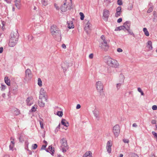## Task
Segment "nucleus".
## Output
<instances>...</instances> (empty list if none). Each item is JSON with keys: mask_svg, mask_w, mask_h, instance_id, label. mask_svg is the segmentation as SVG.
<instances>
[{"mask_svg": "<svg viewBox=\"0 0 157 157\" xmlns=\"http://www.w3.org/2000/svg\"><path fill=\"white\" fill-rule=\"evenodd\" d=\"M4 80L5 83L8 86H10V80L8 77H5Z\"/></svg>", "mask_w": 157, "mask_h": 157, "instance_id": "cd10ccee", "label": "nucleus"}, {"mask_svg": "<svg viewBox=\"0 0 157 157\" xmlns=\"http://www.w3.org/2000/svg\"><path fill=\"white\" fill-rule=\"evenodd\" d=\"M62 47L64 49H65L66 48V46L64 44H62Z\"/></svg>", "mask_w": 157, "mask_h": 157, "instance_id": "680f3d73", "label": "nucleus"}, {"mask_svg": "<svg viewBox=\"0 0 157 157\" xmlns=\"http://www.w3.org/2000/svg\"><path fill=\"white\" fill-rule=\"evenodd\" d=\"M50 30L54 38L57 41L61 40V37L60 31L56 25H53L51 26Z\"/></svg>", "mask_w": 157, "mask_h": 157, "instance_id": "f03ea898", "label": "nucleus"}, {"mask_svg": "<svg viewBox=\"0 0 157 157\" xmlns=\"http://www.w3.org/2000/svg\"><path fill=\"white\" fill-rule=\"evenodd\" d=\"M13 141H11V143L12 144H13V145H14L15 143H14V139H13Z\"/></svg>", "mask_w": 157, "mask_h": 157, "instance_id": "338daca9", "label": "nucleus"}, {"mask_svg": "<svg viewBox=\"0 0 157 157\" xmlns=\"http://www.w3.org/2000/svg\"><path fill=\"white\" fill-rule=\"evenodd\" d=\"M117 51L118 52H122V49L119 48L117 49Z\"/></svg>", "mask_w": 157, "mask_h": 157, "instance_id": "6e6d98bb", "label": "nucleus"}, {"mask_svg": "<svg viewBox=\"0 0 157 157\" xmlns=\"http://www.w3.org/2000/svg\"><path fill=\"white\" fill-rule=\"evenodd\" d=\"M38 8L37 7L35 6H34V8H33V10H37Z\"/></svg>", "mask_w": 157, "mask_h": 157, "instance_id": "774afa93", "label": "nucleus"}, {"mask_svg": "<svg viewBox=\"0 0 157 157\" xmlns=\"http://www.w3.org/2000/svg\"><path fill=\"white\" fill-rule=\"evenodd\" d=\"M143 31L145 35L147 36H148L149 35V33L147 29L146 28H144L143 29Z\"/></svg>", "mask_w": 157, "mask_h": 157, "instance_id": "c756f323", "label": "nucleus"}, {"mask_svg": "<svg viewBox=\"0 0 157 157\" xmlns=\"http://www.w3.org/2000/svg\"><path fill=\"white\" fill-rule=\"evenodd\" d=\"M14 145H13L12 144H10L9 146L10 149L11 150H12L14 146Z\"/></svg>", "mask_w": 157, "mask_h": 157, "instance_id": "603ef678", "label": "nucleus"}, {"mask_svg": "<svg viewBox=\"0 0 157 157\" xmlns=\"http://www.w3.org/2000/svg\"><path fill=\"white\" fill-rule=\"evenodd\" d=\"M126 30L128 32L129 34H130L131 35H132L133 36H134V34L133 33L132 30L130 29V28L128 29H127Z\"/></svg>", "mask_w": 157, "mask_h": 157, "instance_id": "473e14b6", "label": "nucleus"}, {"mask_svg": "<svg viewBox=\"0 0 157 157\" xmlns=\"http://www.w3.org/2000/svg\"><path fill=\"white\" fill-rule=\"evenodd\" d=\"M61 66L63 70L66 71L69 67V63L67 62H63L62 63Z\"/></svg>", "mask_w": 157, "mask_h": 157, "instance_id": "dca6fc26", "label": "nucleus"}, {"mask_svg": "<svg viewBox=\"0 0 157 157\" xmlns=\"http://www.w3.org/2000/svg\"><path fill=\"white\" fill-rule=\"evenodd\" d=\"M61 123L66 127H68L69 125L68 122L65 119H62Z\"/></svg>", "mask_w": 157, "mask_h": 157, "instance_id": "6ab92c4d", "label": "nucleus"}, {"mask_svg": "<svg viewBox=\"0 0 157 157\" xmlns=\"http://www.w3.org/2000/svg\"><path fill=\"white\" fill-rule=\"evenodd\" d=\"M103 60L106 64L109 67L114 68L119 67V63L116 60L112 58L109 56H105Z\"/></svg>", "mask_w": 157, "mask_h": 157, "instance_id": "f257e3e1", "label": "nucleus"}, {"mask_svg": "<svg viewBox=\"0 0 157 157\" xmlns=\"http://www.w3.org/2000/svg\"><path fill=\"white\" fill-rule=\"evenodd\" d=\"M122 21V19L121 18H119L117 20V22L118 23H120Z\"/></svg>", "mask_w": 157, "mask_h": 157, "instance_id": "13d9d810", "label": "nucleus"}, {"mask_svg": "<svg viewBox=\"0 0 157 157\" xmlns=\"http://www.w3.org/2000/svg\"><path fill=\"white\" fill-rule=\"evenodd\" d=\"M37 84L38 86L40 87H41L42 86V82L41 79L40 78L38 79Z\"/></svg>", "mask_w": 157, "mask_h": 157, "instance_id": "7c9ffc66", "label": "nucleus"}, {"mask_svg": "<svg viewBox=\"0 0 157 157\" xmlns=\"http://www.w3.org/2000/svg\"><path fill=\"white\" fill-rule=\"evenodd\" d=\"M12 89L13 91V93L15 94L17 93V86H15L14 87H12Z\"/></svg>", "mask_w": 157, "mask_h": 157, "instance_id": "c85d7f7f", "label": "nucleus"}, {"mask_svg": "<svg viewBox=\"0 0 157 157\" xmlns=\"http://www.w3.org/2000/svg\"><path fill=\"white\" fill-rule=\"evenodd\" d=\"M57 115L59 117H61L63 115V112L62 111H58L57 113Z\"/></svg>", "mask_w": 157, "mask_h": 157, "instance_id": "c9c22d12", "label": "nucleus"}, {"mask_svg": "<svg viewBox=\"0 0 157 157\" xmlns=\"http://www.w3.org/2000/svg\"><path fill=\"white\" fill-rule=\"evenodd\" d=\"M121 6H119L116 9V12H121Z\"/></svg>", "mask_w": 157, "mask_h": 157, "instance_id": "a19ab883", "label": "nucleus"}, {"mask_svg": "<svg viewBox=\"0 0 157 157\" xmlns=\"http://www.w3.org/2000/svg\"><path fill=\"white\" fill-rule=\"evenodd\" d=\"M125 27L124 25L118 27H117L115 29V31H120L121 30H123L125 31Z\"/></svg>", "mask_w": 157, "mask_h": 157, "instance_id": "5701e85b", "label": "nucleus"}, {"mask_svg": "<svg viewBox=\"0 0 157 157\" xmlns=\"http://www.w3.org/2000/svg\"><path fill=\"white\" fill-rule=\"evenodd\" d=\"M147 47L149 48V50L152 49V42L151 40H149L147 43Z\"/></svg>", "mask_w": 157, "mask_h": 157, "instance_id": "b1692460", "label": "nucleus"}, {"mask_svg": "<svg viewBox=\"0 0 157 157\" xmlns=\"http://www.w3.org/2000/svg\"><path fill=\"white\" fill-rule=\"evenodd\" d=\"M71 8V4L69 5V6H68L66 5V3H64L61 6L60 9L62 11L65 12L66 11L67 9H70Z\"/></svg>", "mask_w": 157, "mask_h": 157, "instance_id": "9d476101", "label": "nucleus"}, {"mask_svg": "<svg viewBox=\"0 0 157 157\" xmlns=\"http://www.w3.org/2000/svg\"><path fill=\"white\" fill-rule=\"evenodd\" d=\"M93 157L92 155V153L90 151H86L83 155L82 157Z\"/></svg>", "mask_w": 157, "mask_h": 157, "instance_id": "a211bd4d", "label": "nucleus"}, {"mask_svg": "<svg viewBox=\"0 0 157 157\" xmlns=\"http://www.w3.org/2000/svg\"><path fill=\"white\" fill-rule=\"evenodd\" d=\"M137 90L139 92H141V91H142L140 87H138L137 88Z\"/></svg>", "mask_w": 157, "mask_h": 157, "instance_id": "0e129e2a", "label": "nucleus"}, {"mask_svg": "<svg viewBox=\"0 0 157 157\" xmlns=\"http://www.w3.org/2000/svg\"><path fill=\"white\" fill-rule=\"evenodd\" d=\"M26 101L28 105H31L32 104H33L32 97H29L28 98L26 99Z\"/></svg>", "mask_w": 157, "mask_h": 157, "instance_id": "f3484780", "label": "nucleus"}, {"mask_svg": "<svg viewBox=\"0 0 157 157\" xmlns=\"http://www.w3.org/2000/svg\"><path fill=\"white\" fill-rule=\"evenodd\" d=\"M152 109L153 110H157V105H153L152 107Z\"/></svg>", "mask_w": 157, "mask_h": 157, "instance_id": "a18cd8bd", "label": "nucleus"}, {"mask_svg": "<svg viewBox=\"0 0 157 157\" xmlns=\"http://www.w3.org/2000/svg\"><path fill=\"white\" fill-rule=\"evenodd\" d=\"M153 7H151L150 8H149V9L147 11V13H149L153 11Z\"/></svg>", "mask_w": 157, "mask_h": 157, "instance_id": "e433bc0d", "label": "nucleus"}, {"mask_svg": "<svg viewBox=\"0 0 157 157\" xmlns=\"http://www.w3.org/2000/svg\"><path fill=\"white\" fill-rule=\"evenodd\" d=\"M68 28L70 29L73 28L74 25L73 22L72 21H69L67 22Z\"/></svg>", "mask_w": 157, "mask_h": 157, "instance_id": "412c9836", "label": "nucleus"}, {"mask_svg": "<svg viewBox=\"0 0 157 157\" xmlns=\"http://www.w3.org/2000/svg\"><path fill=\"white\" fill-rule=\"evenodd\" d=\"M112 145V142L111 140H109L107 142L106 145V149L107 151L110 153L111 151V147Z\"/></svg>", "mask_w": 157, "mask_h": 157, "instance_id": "f8f14e48", "label": "nucleus"}, {"mask_svg": "<svg viewBox=\"0 0 157 157\" xmlns=\"http://www.w3.org/2000/svg\"><path fill=\"white\" fill-rule=\"evenodd\" d=\"M40 94H44V89L41 88L40 89Z\"/></svg>", "mask_w": 157, "mask_h": 157, "instance_id": "c03bdc74", "label": "nucleus"}, {"mask_svg": "<svg viewBox=\"0 0 157 157\" xmlns=\"http://www.w3.org/2000/svg\"><path fill=\"white\" fill-rule=\"evenodd\" d=\"M113 132L115 137H117L120 132V126L118 124H116L113 128Z\"/></svg>", "mask_w": 157, "mask_h": 157, "instance_id": "20e7f679", "label": "nucleus"}, {"mask_svg": "<svg viewBox=\"0 0 157 157\" xmlns=\"http://www.w3.org/2000/svg\"><path fill=\"white\" fill-rule=\"evenodd\" d=\"M17 41L18 40L10 39L9 43V46L10 47H14L17 43Z\"/></svg>", "mask_w": 157, "mask_h": 157, "instance_id": "4468645a", "label": "nucleus"}, {"mask_svg": "<svg viewBox=\"0 0 157 157\" xmlns=\"http://www.w3.org/2000/svg\"><path fill=\"white\" fill-rule=\"evenodd\" d=\"M125 27V30L130 28V22L127 21L123 24V25Z\"/></svg>", "mask_w": 157, "mask_h": 157, "instance_id": "aec40b11", "label": "nucleus"}, {"mask_svg": "<svg viewBox=\"0 0 157 157\" xmlns=\"http://www.w3.org/2000/svg\"><path fill=\"white\" fill-rule=\"evenodd\" d=\"M1 89L2 90H4L6 89V86L4 85H3L2 84V86L1 87Z\"/></svg>", "mask_w": 157, "mask_h": 157, "instance_id": "de8ad7c7", "label": "nucleus"}, {"mask_svg": "<svg viewBox=\"0 0 157 157\" xmlns=\"http://www.w3.org/2000/svg\"><path fill=\"white\" fill-rule=\"evenodd\" d=\"M121 12H116V13H115V16L116 17H118L119 16H120L121 15Z\"/></svg>", "mask_w": 157, "mask_h": 157, "instance_id": "79ce46f5", "label": "nucleus"}, {"mask_svg": "<svg viewBox=\"0 0 157 157\" xmlns=\"http://www.w3.org/2000/svg\"><path fill=\"white\" fill-rule=\"evenodd\" d=\"M14 113L15 115H17L19 114L20 112L18 110H16L14 111Z\"/></svg>", "mask_w": 157, "mask_h": 157, "instance_id": "37998d69", "label": "nucleus"}, {"mask_svg": "<svg viewBox=\"0 0 157 157\" xmlns=\"http://www.w3.org/2000/svg\"><path fill=\"white\" fill-rule=\"evenodd\" d=\"M39 98V100H43L44 101L47 100V98L44 94H40Z\"/></svg>", "mask_w": 157, "mask_h": 157, "instance_id": "a878e982", "label": "nucleus"}, {"mask_svg": "<svg viewBox=\"0 0 157 157\" xmlns=\"http://www.w3.org/2000/svg\"><path fill=\"white\" fill-rule=\"evenodd\" d=\"M18 33L17 31H16L11 33L10 36V39L18 40Z\"/></svg>", "mask_w": 157, "mask_h": 157, "instance_id": "1a4fd4ad", "label": "nucleus"}, {"mask_svg": "<svg viewBox=\"0 0 157 157\" xmlns=\"http://www.w3.org/2000/svg\"><path fill=\"white\" fill-rule=\"evenodd\" d=\"M94 114V116L96 118V119L99 121L100 119V117L99 116V112L98 109L95 108L94 110L92 112Z\"/></svg>", "mask_w": 157, "mask_h": 157, "instance_id": "2eb2a0df", "label": "nucleus"}, {"mask_svg": "<svg viewBox=\"0 0 157 157\" xmlns=\"http://www.w3.org/2000/svg\"><path fill=\"white\" fill-rule=\"evenodd\" d=\"M120 77L121 78V79L119 80V82L116 85V87L117 90H119L121 88V86L124 82V77L123 75L121 74Z\"/></svg>", "mask_w": 157, "mask_h": 157, "instance_id": "0eeeda50", "label": "nucleus"}, {"mask_svg": "<svg viewBox=\"0 0 157 157\" xmlns=\"http://www.w3.org/2000/svg\"><path fill=\"white\" fill-rule=\"evenodd\" d=\"M109 10L105 9L103 11V18L106 21L109 16Z\"/></svg>", "mask_w": 157, "mask_h": 157, "instance_id": "9b49d317", "label": "nucleus"}, {"mask_svg": "<svg viewBox=\"0 0 157 157\" xmlns=\"http://www.w3.org/2000/svg\"><path fill=\"white\" fill-rule=\"evenodd\" d=\"M131 157H139V156L136 154L133 153L132 154Z\"/></svg>", "mask_w": 157, "mask_h": 157, "instance_id": "8fccbe9b", "label": "nucleus"}, {"mask_svg": "<svg viewBox=\"0 0 157 157\" xmlns=\"http://www.w3.org/2000/svg\"><path fill=\"white\" fill-rule=\"evenodd\" d=\"M94 55L93 53H91L89 55V57L90 59H92L93 58Z\"/></svg>", "mask_w": 157, "mask_h": 157, "instance_id": "3c124183", "label": "nucleus"}, {"mask_svg": "<svg viewBox=\"0 0 157 157\" xmlns=\"http://www.w3.org/2000/svg\"><path fill=\"white\" fill-rule=\"evenodd\" d=\"M123 141L124 143H128L129 142V140L127 139H124Z\"/></svg>", "mask_w": 157, "mask_h": 157, "instance_id": "864d4df0", "label": "nucleus"}, {"mask_svg": "<svg viewBox=\"0 0 157 157\" xmlns=\"http://www.w3.org/2000/svg\"><path fill=\"white\" fill-rule=\"evenodd\" d=\"M80 107H81V106H80V105L78 104V105H77L76 106V108L77 109H80Z\"/></svg>", "mask_w": 157, "mask_h": 157, "instance_id": "052dcab7", "label": "nucleus"}, {"mask_svg": "<svg viewBox=\"0 0 157 157\" xmlns=\"http://www.w3.org/2000/svg\"><path fill=\"white\" fill-rule=\"evenodd\" d=\"M25 78L26 80H29L32 77V75L30 70L27 69L25 71Z\"/></svg>", "mask_w": 157, "mask_h": 157, "instance_id": "6e6552de", "label": "nucleus"}, {"mask_svg": "<svg viewBox=\"0 0 157 157\" xmlns=\"http://www.w3.org/2000/svg\"><path fill=\"white\" fill-rule=\"evenodd\" d=\"M19 141L21 142H22L24 141V139L23 136H20L19 138Z\"/></svg>", "mask_w": 157, "mask_h": 157, "instance_id": "ea45409f", "label": "nucleus"}, {"mask_svg": "<svg viewBox=\"0 0 157 157\" xmlns=\"http://www.w3.org/2000/svg\"><path fill=\"white\" fill-rule=\"evenodd\" d=\"M39 122H40V127H41V128H44V126H43V123L41 121H40Z\"/></svg>", "mask_w": 157, "mask_h": 157, "instance_id": "09e8293b", "label": "nucleus"}, {"mask_svg": "<svg viewBox=\"0 0 157 157\" xmlns=\"http://www.w3.org/2000/svg\"><path fill=\"white\" fill-rule=\"evenodd\" d=\"M48 149L50 151L52 152V153H54V151L52 147V146H49L48 147Z\"/></svg>", "mask_w": 157, "mask_h": 157, "instance_id": "72a5a7b5", "label": "nucleus"}, {"mask_svg": "<svg viewBox=\"0 0 157 157\" xmlns=\"http://www.w3.org/2000/svg\"><path fill=\"white\" fill-rule=\"evenodd\" d=\"M132 126L133 127H136L137 126V125L136 123H134L132 124Z\"/></svg>", "mask_w": 157, "mask_h": 157, "instance_id": "69168bd1", "label": "nucleus"}, {"mask_svg": "<svg viewBox=\"0 0 157 157\" xmlns=\"http://www.w3.org/2000/svg\"><path fill=\"white\" fill-rule=\"evenodd\" d=\"M151 123L152 124H156V121L155 120H151Z\"/></svg>", "mask_w": 157, "mask_h": 157, "instance_id": "bf43d9fd", "label": "nucleus"}, {"mask_svg": "<svg viewBox=\"0 0 157 157\" xmlns=\"http://www.w3.org/2000/svg\"><path fill=\"white\" fill-rule=\"evenodd\" d=\"M36 106L35 105L33 106L31 109V111L32 112H34L36 111Z\"/></svg>", "mask_w": 157, "mask_h": 157, "instance_id": "58836bf2", "label": "nucleus"}, {"mask_svg": "<svg viewBox=\"0 0 157 157\" xmlns=\"http://www.w3.org/2000/svg\"><path fill=\"white\" fill-rule=\"evenodd\" d=\"M96 87L98 91L101 92L103 88V86L101 82L98 81L96 82L95 84Z\"/></svg>", "mask_w": 157, "mask_h": 157, "instance_id": "39448f33", "label": "nucleus"}, {"mask_svg": "<svg viewBox=\"0 0 157 157\" xmlns=\"http://www.w3.org/2000/svg\"><path fill=\"white\" fill-rule=\"evenodd\" d=\"M80 16V19L81 20H83L84 17V16L83 13L82 12H80L79 13Z\"/></svg>", "mask_w": 157, "mask_h": 157, "instance_id": "f704fd0d", "label": "nucleus"}, {"mask_svg": "<svg viewBox=\"0 0 157 157\" xmlns=\"http://www.w3.org/2000/svg\"><path fill=\"white\" fill-rule=\"evenodd\" d=\"M3 51V48L2 47L0 48V53H1Z\"/></svg>", "mask_w": 157, "mask_h": 157, "instance_id": "e2e57ef3", "label": "nucleus"}, {"mask_svg": "<svg viewBox=\"0 0 157 157\" xmlns=\"http://www.w3.org/2000/svg\"><path fill=\"white\" fill-rule=\"evenodd\" d=\"M46 146H47V145H42V146L41 148V149H42V150L44 149H45V148H46Z\"/></svg>", "mask_w": 157, "mask_h": 157, "instance_id": "4d7b16f0", "label": "nucleus"}, {"mask_svg": "<svg viewBox=\"0 0 157 157\" xmlns=\"http://www.w3.org/2000/svg\"><path fill=\"white\" fill-rule=\"evenodd\" d=\"M101 42L100 44H104L107 43L106 40H105V37L104 35H102L101 36Z\"/></svg>", "mask_w": 157, "mask_h": 157, "instance_id": "393cba45", "label": "nucleus"}, {"mask_svg": "<svg viewBox=\"0 0 157 157\" xmlns=\"http://www.w3.org/2000/svg\"><path fill=\"white\" fill-rule=\"evenodd\" d=\"M37 145L36 144H34L32 146L33 149H35L37 148Z\"/></svg>", "mask_w": 157, "mask_h": 157, "instance_id": "49530a36", "label": "nucleus"}, {"mask_svg": "<svg viewBox=\"0 0 157 157\" xmlns=\"http://www.w3.org/2000/svg\"><path fill=\"white\" fill-rule=\"evenodd\" d=\"M15 3V6L18 9H19L20 8V1H19L18 2H14Z\"/></svg>", "mask_w": 157, "mask_h": 157, "instance_id": "2f4dec72", "label": "nucleus"}, {"mask_svg": "<svg viewBox=\"0 0 157 157\" xmlns=\"http://www.w3.org/2000/svg\"><path fill=\"white\" fill-rule=\"evenodd\" d=\"M152 135L154 136V137L156 138L157 141V133L154 131L152 132Z\"/></svg>", "mask_w": 157, "mask_h": 157, "instance_id": "4c0bfd02", "label": "nucleus"}, {"mask_svg": "<svg viewBox=\"0 0 157 157\" xmlns=\"http://www.w3.org/2000/svg\"><path fill=\"white\" fill-rule=\"evenodd\" d=\"M61 144V147L63 152H65L68 149V146L66 140L65 138H63L60 141Z\"/></svg>", "mask_w": 157, "mask_h": 157, "instance_id": "7ed1b4c3", "label": "nucleus"}, {"mask_svg": "<svg viewBox=\"0 0 157 157\" xmlns=\"http://www.w3.org/2000/svg\"><path fill=\"white\" fill-rule=\"evenodd\" d=\"M117 4L120 5H122V2L121 1V0H118L117 1Z\"/></svg>", "mask_w": 157, "mask_h": 157, "instance_id": "5fc2aeb1", "label": "nucleus"}, {"mask_svg": "<svg viewBox=\"0 0 157 157\" xmlns=\"http://www.w3.org/2000/svg\"><path fill=\"white\" fill-rule=\"evenodd\" d=\"M99 47L103 51L106 52L108 51L109 45L107 43L104 44H100Z\"/></svg>", "mask_w": 157, "mask_h": 157, "instance_id": "423d86ee", "label": "nucleus"}, {"mask_svg": "<svg viewBox=\"0 0 157 157\" xmlns=\"http://www.w3.org/2000/svg\"><path fill=\"white\" fill-rule=\"evenodd\" d=\"M91 25L89 22V21H87L86 23V24L85 27L84 28L85 30L86 33H88L90 30L91 29Z\"/></svg>", "mask_w": 157, "mask_h": 157, "instance_id": "ddd939ff", "label": "nucleus"}, {"mask_svg": "<svg viewBox=\"0 0 157 157\" xmlns=\"http://www.w3.org/2000/svg\"><path fill=\"white\" fill-rule=\"evenodd\" d=\"M47 101H44L43 100H39V105L40 107H43L44 106L45 102H47Z\"/></svg>", "mask_w": 157, "mask_h": 157, "instance_id": "4be33fe9", "label": "nucleus"}, {"mask_svg": "<svg viewBox=\"0 0 157 157\" xmlns=\"http://www.w3.org/2000/svg\"><path fill=\"white\" fill-rule=\"evenodd\" d=\"M50 0H42L41 3L42 5L44 6H46L47 5Z\"/></svg>", "mask_w": 157, "mask_h": 157, "instance_id": "bb28decb", "label": "nucleus"}]
</instances>
